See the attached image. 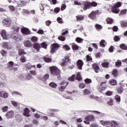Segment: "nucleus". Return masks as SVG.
Here are the masks:
<instances>
[{
    "instance_id": "4be33fe9",
    "label": "nucleus",
    "mask_w": 127,
    "mask_h": 127,
    "mask_svg": "<svg viewBox=\"0 0 127 127\" xmlns=\"http://www.w3.org/2000/svg\"><path fill=\"white\" fill-rule=\"evenodd\" d=\"M24 44L26 47H31L32 46V43L29 40L25 41L24 42Z\"/></svg>"
},
{
    "instance_id": "5701e85b",
    "label": "nucleus",
    "mask_w": 127,
    "mask_h": 127,
    "mask_svg": "<svg viewBox=\"0 0 127 127\" xmlns=\"http://www.w3.org/2000/svg\"><path fill=\"white\" fill-rule=\"evenodd\" d=\"M92 67L95 73H99V69H100V68L99 67V66H98V64H92Z\"/></svg>"
},
{
    "instance_id": "4d7b16f0",
    "label": "nucleus",
    "mask_w": 127,
    "mask_h": 127,
    "mask_svg": "<svg viewBox=\"0 0 127 127\" xmlns=\"http://www.w3.org/2000/svg\"><path fill=\"white\" fill-rule=\"evenodd\" d=\"M63 97H64L65 99H69V100H73V98L71 97H69V96L67 95V94H64L63 95Z\"/></svg>"
},
{
    "instance_id": "b1692460",
    "label": "nucleus",
    "mask_w": 127,
    "mask_h": 127,
    "mask_svg": "<svg viewBox=\"0 0 127 127\" xmlns=\"http://www.w3.org/2000/svg\"><path fill=\"white\" fill-rule=\"evenodd\" d=\"M32 67H34V68H36V65H31V64H30V63H28L25 65V68L27 70H30V69H31V68H32Z\"/></svg>"
},
{
    "instance_id": "f257e3e1",
    "label": "nucleus",
    "mask_w": 127,
    "mask_h": 127,
    "mask_svg": "<svg viewBox=\"0 0 127 127\" xmlns=\"http://www.w3.org/2000/svg\"><path fill=\"white\" fill-rule=\"evenodd\" d=\"M100 123L101 125L104 127L106 126H110V125L111 127H119V122H116L115 121L101 120Z\"/></svg>"
},
{
    "instance_id": "a19ab883",
    "label": "nucleus",
    "mask_w": 127,
    "mask_h": 127,
    "mask_svg": "<svg viewBox=\"0 0 127 127\" xmlns=\"http://www.w3.org/2000/svg\"><path fill=\"white\" fill-rule=\"evenodd\" d=\"M63 48L64 50H66V51H69L71 49V48H70V46H68L67 45H65L64 46Z\"/></svg>"
},
{
    "instance_id": "7ed1b4c3",
    "label": "nucleus",
    "mask_w": 127,
    "mask_h": 127,
    "mask_svg": "<svg viewBox=\"0 0 127 127\" xmlns=\"http://www.w3.org/2000/svg\"><path fill=\"white\" fill-rule=\"evenodd\" d=\"M122 6V3L121 2H118L116 3L113 6H111L112 11L114 13H119L120 11V7Z\"/></svg>"
},
{
    "instance_id": "de8ad7c7",
    "label": "nucleus",
    "mask_w": 127,
    "mask_h": 127,
    "mask_svg": "<svg viewBox=\"0 0 127 127\" xmlns=\"http://www.w3.org/2000/svg\"><path fill=\"white\" fill-rule=\"evenodd\" d=\"M69 84L68 82L66 81H63L60 83L61 86H68V84Z\"/></svg>"
},
{
    "instance_id": "69168bd1",
    "label": "nucleus",
    "mask_w": 127,
    "mask_h": 127,
    "mask_svg": "<svg viewBox=\"0 0 127 127\" xmlns=\"http://www.w3.org/2000/svg\"><path fill=\"white\" fill-rule=\"evenodd\" d=\"M33 123L34 125H36V126H38V121L37 119H33Z\"/></svg>"
},
{
    "instance_id": "c85d7f7f",
    "label": "nucleus",
    "mask_w": 127,
    "mask_h": 127,
    "mask_svg": "<svg viewBox=\"0 0 127 127\" xmlns=\"http://www.w3.org/2000/svg\"><path fill=\"white\" fill-rule=\"evenodd\" d=\"M100 46L101 47H105L106 45H107V42L104 40H102L100 43Z\"/></svg>"
},
{
    "instance_id": "79ce46f5",
    "label": "nucleus",
    "mask_w": 127,
    "mask_h": 127,
    "mask_svg": "<svg viewBox=\"0 0 127 127\" xmlns=\"http://www.w3.org/2000/svg\"><path fill=\"white\" fill-rule=\"evenodd\" d=\"M31 41H32V42H37V40H38V38L36 36H33L31 38Z\"/></svg>"
},
{
    "instance_id": "338daca9",
    "label": "nucleus",
    "mask_w": 127,
    "mask_h": 127,
    "mask_svg": "<svg viewBox=\"0 0 127 127\" xmlns=\"http://www.w3.org/2000/svg\"><path fill=\"white\" fill-rule=\"evenodd\" d=\"M30 73L33 76H35V75H36V71L35 70H30Z\"/></svg>"
},
{
    "instance_id": "774afa93",
    "label": "nucleus",
    "mask_w": 127,
    "mask_h": 127,
    "mask_svg": "<svg viewBox=\"0 0 127 127\" xmlns=\"http://www.w3.org/2000/svg\"><path fill=\"white\" fill-rule=\"evenodd\" d=\"M66 9V5L65 4H62L61 6V10H64Z\"/></svg>"
},
{
    "instance_id": "09e8293b",
    "label": "nucleus",
    "mask_w": 127,
    "mask_h": 127,
    "mask_svg": "<svg viewBox=\"0 0 127 127\" xmlns=\"http://www.w3.org/2000/svg\"><path fill=\"white\" fill-rule=\"evenodd\" d=\"M121 48L123 49V50H127V46H126L125 44H123L120 46Z\"/></svg>"
},
{
    "instance_id": "e433bc0d",
    "label": "nucleus",
    "mask_w": 127,
    "mask_h": 127,
    "mask_svg": "<svg viewBox=\"0 0 127 127\" xmlns=\"http://www.w3.org/2000/svg\"><path fill=\"white\" fill-rule=\"evenodd\" d=\"M107 104L108 105H109V106H113V105H114V101H113L112 98H109L107 102Z\"/></svg>"
},
{
    "instance_id": "1a4fd4ad",
    "label": "nucleus",
    "mask_w": 127,
    "mask_h": 127,
    "mask_svg": "<svg viewBox=\"0 0 127 127\" xmlns=\"http://www.w3.org/2000/svg\"><path fill=\"white\" fill-rule=\"evenodd\" d=\"M97 89L99 92H102V91H105L107 89V85H106V82H103L101 83L99 87H97Z\"/></svg>"
},
{
    "instance_id": "58836bf2",
    "label": "nucleus",
    "mask_w": 127,
    "mask_h": 127,
    "mask_svg": "<svg viewBox=\"0 0 127 127\" xmlns=\"http://www.w3.org/2000/svg\"><path fill=\"white\" fill-rule=\"evenodd\" d=\"M95 27L97 30H101V29H103V27L102 25L98 24H95Z\"/></svg>"
},
{
    "instance_id": "423d86ee",
    "label": "nucleus",
    "mask_w": 127,
    "mask_h": 127,
    "mask_svg": "<svg viewBox=\"0 0 127 127\" xmlns=\"http://www.w3.org/2000/svg\"><path fill=\"white\" fill-rule=\"evenodd\" d=\"M2 23L4 26L8 27L10 26V24H11V19L9 18L4 19L2 21Z\"/></svg>"
},
{
    "instance_id": "13d9d810",
    "label": "nucleus",
    "mask_w": 127,
    "mask_h": 127,
    "mask_svg": "<svg viewBox=\"0 0 127 127\" xmlns=\"http://www.w3.org/2000/svg\"><path fill=\"white\" fill-rule=\"evenodd\" d=\"M44 60L45 62H51V59L49 58H44Z\"/></svg>"
},
{
    "instance_id": "39448f33",
    "label": "nucleus",
    "mask_w": 127,
    "mask_h": 127,
    "mask_svg": "<svg viewBox=\"0 0 127 127\" xmlns=\"http://www.w3.org/2000/svg\"><path fill=\"white\" fill-rule=\"evenodd\" d=\"M60 47V45L58 44L57 43H55L51 45V53H54L56 51H57V50Z\"/></svg>"
},
{
    "instance_id": "4c0bfd02",
    "label": "nucleus",
    "mask_w": 127,
    "mask_h": 127,
    "mask_svg": "<svg viewBox=\"0 0 127 127\" xmlns=\"http://www.w3.org/2000/svg\"><path fill=\"white\" fill-rule=\"evenodd\" d=\"M112 75L114 77H117L118 76V70L117 69H114L112 72Z\"/></svg>"
},
{
    "instance_id": "8fccbe9b",
    "label": "nucleus",
    "mask_w": 127,
    "mask_h": 127,
    "mask_svg": "<svg viewBox=\"0 0 127 127\" xmlns=\"http://www.w3.org/2000/svg\"><path fill=\"white\" fill-rule=\"evenodd\" d=\"M83 94L84 95H89L90 94V91L88 89H85L83 90Z\"/></svg>"
},
{
    "instance_id": "f03ea898",
    "label": "nucleus",
    "mask_w": 127,
    "mask_h": 127,
    "mask_svg": "<svg viewBox=\"0 0 127 127\" xmlns=\"http://www.w3.org/2000/svg\"><path fill=\"white\" fill-rule=\"evenodd\" d=\"M51 74L53 76H57L58 80H61V73L60 70L56 66H52L50 67Z\"/></svg>"
},
{
    "instance_id": "bf43d9fd",
    "label": "nucleus",
    "mask_w": 127,
    "mask_h": 127,
    "mask_svg": "<svg viewBox=\"0 0 127 127\" xmlns=\"http://www.w3.org/2000/svg\"><path fill=\"white\" fill-rule=\"evenodd\" d=\"M66 87H67V86H62L59 88V90H60V91L63 92V90H65V89H66Z\"/></svg>"
},
{
    "instance_id": "7c9ffc66",
    "label": "nucleus",
    "mask_w": 127,
    "mask_h": 127,
    "mask_svg": "<svg viewBox=\"0 0 127 127\" xmlns=\"http://www.w3.org/2000/svg\"><path fill=\"white\" fill-rule=\"evenodd\" d=\"M33 78L32 75L30 73H28L26 75L25 77L24 78L26 80H31Z\"/></svg>"
},
{
    "instance_id": "ddd939ff",
    "label": "nucleus",
    "mask_w": 127,
    "mask_h": 127,
    "mask_svg": "<svg viewBox=\"0 0 127 127\" xmlns=\"http://www.w3.org/2000/svg\"><path fill=\"white\" fill-rule=\"evenodd\" d=\"M5 117L7 119H12L14 117V113L13 111H9L6 114Z\"/></svg>"
},
{
    "instance_id": "4468645a",
    "label": "nucleus",
    "mask_w": 127,
    "mask_h": 127,
    "mask_svg": "<svg viewBox=\"0 0 127 127\" xmlns=\"http://www.w3.org/2000/svg\"><path fill=\"white\" fill-rule=\"evenodd\" d=\"M11 30H12L14 34H17V33H18V32H19V27H18L16 25L13 26L11 28Z\"/></svg>"
},
{
    "instance_id": "6e6552de",
    "label": "nucleus",
    "mask_w": 127,
    "mask_h": 127,
    "mask_svg": "<svg viewBox=\"0 0 127 127\" xmlns=\"http://www.w3.org/2000/svg\"><path fill=\"white\" fill-rule=\"evenodd\" d=\"M99 10L93 11L89 15L88 17L91 19H96L97 14H99Z\"/></svg>"
},
{
    "instance_id": "864d4df0",
    "label": "nucleus",
    "mask_w": 127,
    "mask_h": 127,
    "mask_svg": "<svg viewBox=\"0 0 127 127\" xmlns=\"http://www.w3.org/2000/svg\"><path fill=\"white\" fill-rule=\"evenodd\" d=\"M20 61L21 62H22L23 63H24L26 61V60L25 59V58H24V56H22L20 58Z\"/></svg>"
},
{
    "instance_id": "393cba45",
    "label": "nucleus",
    "mask_w": 127,
    "mask_h": 127,
    "mask_svg": "<svg viewBox=\"0 0 127 127\" xmlns=\"http://www.w3.org/2000/svg\"><path fill=\"white\" fill-rule=\"evenodd\" d=\"M72 48L73 50H79V49H81V47L77 46V44L75 43H72Z\"/></svg>"
},
{
    "instance_id": "ea45409f",
    "label": "nucleus",
    "mask_w": 127,
    "mask_h": 127,
    "mask_svg": "<svg viewBox=\"0 0 127 127\" xmlns=\"http://www.w3.org/2000/svg\"><path fill=\"white\" fill-rule=\"evenodd\" d=\"M106 21H107V23H108L109 24H112V23L114 22V20H113V19L111 18H108L106 19Z\"/></svg>"
},
{
    "instance_id": "dca6fc26",
    "label": "nucleus",
    "mask_w": 127,
    "mask_h": 127,
    "mask_svg": "<svg viewBox=\"0 0 127 127\" xmlns=\"http://www.w3.org/2000/svg\"><path fill=\"white\" fill-rule=\"evenodd\" d=\"M0 97L4 99H6L8 97V93L3 91H0Z\"/></svg>"
},
{
    "instance_id": "6ab92c4d",
    "label": "nucleus",
    "mask_w": 127,
    "mask_h": 127,
    "mask_svg": "<svg viewBox=\"0 0 127 127\" xmlns=\"http://www.w3.org/2000/svg\"><path fill=\"white\" fill-rule=\"evenodd\" d=\"M109 64H110L106 60H103V62L102 63L101 65L104 68H108Z\"/></svg>"
},
{
    "instance_id": "473e14b6",
    "label": "nucleus",
    "mask_w": 127,
    "mask_h": 127,
    "mask_svg": "<svg viewBox=\"0 0 127 127\" xmlns=\"http://www.w3.org/2000/svg\"><path fill=\"white\" fill-rule=\"evenodd\" d=\"M84 40L80 37H77L75 39V41H76V42H77L78 43H83V41Z\"/></svg>"
},
{
    "instance_id": "2eb2a0df",
    "label": "nucleus",
    "mask_w": 127,
    "mask_h": 127,
    "mask_svg": "<svg viewBox=\"0 0 127 127\" xmlns=\"http://www.w3.org/2000/svg\"><path fill=\"white\" fill-rule=\"evenodd\" d=\"M29 109L27 108H26L25 109H24V113L23 115L25 116V117H27L28 118H29L31 115L29 114Z\"/></svg>"
},
{
    "instance_id": "72a5a7b5",
    "label": "nucleus",
    "mask_w": 127,
    "mask_h": 127,
    "mask_svg": "<svg viewBox=\"0 0 127 127\" xmlns=\"http://www.w3.org/2000/svg\"><path fill=\"white\" fill-rule=\"evenodd\" d=\"M0 54H1L2 56L5 57L7 55V52H6L5 50H1L0 51Z\"/></svg>"
},
{
    "instance_id": "3c124183",
    "label": "nucleus",
    "mask_w": 127,
    "mask_h": 127,
    "mask_svg": "<svg viewBox=\"0 0 127 127\" xmlns=\"http://www.w3.org/2000/svg\"><path fill=\"white\" fill-rule=\"evenodd\" d=\"M115 99L116 100L117 102H118L119 103V102H121V96L119 95H116L115 96Z\"/></svg>"
},
{
    "instance_id": "412c9836",
    "label": "nucleus",
    "mask_w": 127,
    "mask_h": 127,
    "mask_svg": "<svg viewBox=\"0 0 127 127\" xmlns=\"http://www.w3.org/2000/svg\"><path fill=\"white\" fill-rule=\"evenodd\" d=\"M85 120L88 121V122H93L95 120V117L93 115H89L85 117Z\"/></svg>"
},
{
    "instance_id": "6e6d98bb",
    "label": "nucleus",
    "mask_w": 127,
    "mask_h": 127,
    "mask_svg": "<svg viewBox=\"0 0 127 127\" xmlns=\"http://www.w3.org/2000/svg\"><path fill=\"white\" fill-rule=\"evenodd\" d=\"M57 20L59 23H63V20L60 17L57 18Z\"/></svg>"
},
{
    "instance_id": "f3484780",
    "label": "nucleus",
    "mask_w": 127,
    "mask_h": 127,
    "mask_svg": "<svg viewBox=\"0 0 127 127\" xmlns=\"http://www.w3.org/2000/svg\"><path fill=\"white\" fill-rule=\"evenodd\" d=\"M83 64H84V63H83V61H82V60H79L78 61H77V65L78 68L80 70H81L82 67H83Z\"/></svg>"
},
{
    "instance_id": "603ef678",
    "label": "nucleus",
    "mask_w": 127,
    "mask_h": 127,
    "mask_svg": "<svg viewBox=\"0 0 127 127\" xmlns=\"http://www.w3.org/2000/svg\"><path fill=\"white\" fill-rule=\"evenodd\" d=\"M123 91H124V90L123 89L122 87H119L117 89V92L119 94H122V93H123Z\"/></svg>"
},
{
    "instance_id": "cd10ccee",
    "label": "nucleus",
    "mask_w": 127,
    "mask_h": 127,
    "mask_svg": "<svg viewBox=\"0 0 127 127\" xmlns=\"http://www.w3.org/2000/svg\"><path fill=\"white\" fill-rule=\"evenodd\" d=\"M49 86L51 87V88H53L54 89H56V88L57 87V84L55 83L54 82H52L49 84Z\"/></svg>"
},
{
    "instance_id": "c03bdc74",
    "label": "nucleus",
    "mask_w": 127,
    "mask_h": 127,
    "mask_svg": "<svg viewBox=\"0 0 127 127\" xmlns=\"http://www.w3.org/2000/svg\"><path fill=\"white\" fill-rule=\"evenodd\" d=\"M59 40H60L61 41H65V40L66 38L64 37H63V36H60L58 37Z\"/></svg>"
},
{
    "instance_id": "bb28decb",
    "label": "nucleus",
    "mask_w": 127,
    "mask_h": 127,
    "mask_svg": "<svg viewBox=\"0 0 127 127\" xmlns=\"http://www.w3.org/2000/svg\"><path fill=\"white\" fill-rule=\"evenodd\" d=\"M77 21H81L84 19V16L82 15H78L76 16Z\"/></svg>"
},
{
    "instance_id": "0eeeda50",
    "label": "nucleus",
    "mask_w": 127,
    "mask_h": 127,
    "mask_svg": "<svg viewBox=\"0 0 127 127\" xmlns=\"http://www.w3.org/2000/svg\"><path fill=\"white\" fill-rule=\"evenodd\" d=\"M1 35L3 39H8V38H10L11 36V35H9L6 33V31H5V30H2L1 32Z\"/></svg>"
},
{
    "instance_id": "f704fd0d",
    "label": "nucleus",
    "mask_w": 127,
    "mask_h": 127,
    "mask_svg": "<svg viewBox=\"0 0 127 127\" xmlns=\"http://www.w3.org/2000/svg\"><path fill=\"white\" fill-rule=\"evenodd\" d=\"M76 79L78 81H81L82 80V77H81V73L80 72H77L76 73Z\"/></svg>"
},
{
    "instance_id": "9b49d317",
    "label": "nucleus",
    "mask_w": 127,
    "mask_h": 127,
    "mask_svg": "<svg viewBox=\"0 0 127 127\" xmlns=\"http://www.w3.org/2000/svg\"><path fill=\"white\" fill-rule=\"evenodd\" d=\"M21 31L24 35H28V34H30L31 33L29 29L26 27L22 28Z\"/></svg>"
},
{
    "instance_id": "20e7f679",
    "label": "nucleus",
    "mask_w": 127,
    "mask_h": 127,
    "mask_svg": "<svg viewBox=\"0 0 127 127\" xmlns=\"http://www.w3.org/2000/svg\"><path fill=\"white\" fill-rule=\"evenodd\" d=\"M83 9L84 10H87L88 8H89L90 6H97V2H92V3L88 1H85L84 3Z\"/></svg>"
},
{
    "instance_id": "c756f323",
    "label": "nucleus",
    "mask_w": 127,
    "mask_h": 127,
    "mask_svg": "<svg viewBox=\"0 0 127 127\" xmlns=\"http://www.w3.org/2000/svg\"><path fill=\"white\" fill-rule=\"evenodd\" d=\"M18 54L20 56L24 55L26 54V53H25L24 52V50H23L22 49H19Z\"/></svg>"
},
{
    "instance_id": "a211bd4d",
    "label": "nucleus",
    "mask_w": 127,
    "mask_h": 127,
    "mask_svg": "<svg viewBox=\"0 0 127 127\" xmlns=\"http://www.w3.org/2000/svg\"><path fill=\"white\" fill-rule=\"evenodd\" d=\"M34 48L37 50V52H38L40 48H41V45L38 43H35L34 44Z\"/></svg>"
},
{
    "instance_id": "5fc2aeb1",
    "label": "nucleus",
    "mask_w": 127,
    "mask_h": 127,
    "mask_svg": "<svg viewBox=\"0 0 127 127\" xmlns=\"http://www.w3.org/2000/svg\"><path fill=\"white\" fill-rule=\"evenodd\" d=\"M41 45L43 48H45V49H46V48H47V44H46V43L43 42L41 44Z\"/></svg>"
},
{
    "instance_id": "2f4dec72",
    "label": "nucleus",
    "mask_w": 127,
    "mask_h": 127,
    "mask_svg": "<svg viewBox=\"0 0 127 127\" xmlns=\"http://www.w3.org/2000/svg\"><path fill=\"white\" fill-rule=\"evenodd\" d=\"M110 84H111V85H112V86H116L117 84V80L115 79H112L110 81Z\"/></svg>"
},
{
    "instance_id": "0e129e2a",
    "label": "nucleus",
    "mask_w": 127,
    "mask_h": 127,
    "mask_svg": "<svg viewBox=\"0 0 127 127\" xmlns=\"http://www.w3.org/2000/svg\"><path fill=\"white\" fill-rule=\"evenodd\" d=\"M69 81H74L75 75H72L70 77L68 78Z\"/></svg>"
},
{
    "instance_id": "49530a36",
    "label": "nucleus",
    "mask_w": 127,
    "mask_h": 127,
    "mask_svg": "<svg viewBox=\"0 0 127 127\" xmlns=\"http://www.w3.org/2000/svg\"><path fill=\"white\" fill-rule=\"evenodd\" d=\"M121 24L123 27H126L127 26V21L125 22V21H121Z\"/></svg>"
},
{
    "instance_id": "f8f14e48",
    "label": "nucleus",
    "mask_w": 127,
    "mask_h": 127,
    "mask_svg": "<svg viewBox=\"0 0 127 127\" xmlns=\"http://www.w3.org/2000/svg\"><path fill=\"white\" fill-rule=\"evenodd\" d=\"M8 63L10 67H11L14 71H16V70H17V67H18V65L17 64H14L13 62L11 61L9 62Z\"/></svg>"
},
{
    "instance_id": "37998d69",
    "label": "nucleus",
    "mask_w": 127,
    "mask_h": 127,
    "mask_svg": "<svg viewBox=\"0 0 127 127\" xmlns=\"http://www.w3.org/2000/svg\"><path fill=\"white\" fill-rule=\"evenodd\" d=\"M12 96H21V94L17 91H14L11 93Z\"/></svg>"
},
{
    "instance_id": "a878e982",
    "label": "nucleus",
    "mask_w": 127,
    "mask_h": 127,
    "mask_svg": "<svg viewBox=\"0 0 127 127\" xmlns=\"http://www.w3.org/2000/svg\"><path fill=\"white\" fill-rule=\"evenodd\" d=\"M2 45L5 49H9V44H8V43L3 42Z\"/></svg>"
},
{
    "instance_id": "9d476101",
    "label": "nucleus",
    "mask_w": 127,
    "mask_h": 127,
    "mask_svg": "<svg viewBox=\"0 0 127 127\" xmlns=\"http://www.w3.org/2000/svg\"><path fill=\"white\" fill-rule=\"evenodd\" d=\"M10 37L12 38V39H14V40H15L16 41H19L20 40H21V38H22V37L21 35H16V34H11Z\"/></svg>"
},
{
    "instance_id": "680f3d73",
    "label": "nucleus",
    "mask_w": 127,
    "mask_h": 127,
    "mask_svg": "<svg viewBox=\"0 0 127 127\" xmlns=\"http://www.w3.org/2000/svg\"><path fill=\"white\" fill-rule=\"evenodd\" d=\"M105 94L106 96H112V95H113V92L111 91H108L107 92H106Z\"/></svg>"
},
{
    "instance_id": "a18cd8bd",
    "label": "nucleus",
    "mask_w": 127,
    "mask_h": 127,
    "mask_svg": "<svg viewBox=\"0 0 127 127\" xmlns=\"http://www.w3.org/2000/svg\"><path fill=\"white\" fill-rule=\"evenodd\" d=\"M84 81L86 84H90V83H92V79L89 78H86L85 79Z\"/></svg>"
},
{
    "instance_id": "e2e57ef3",
    "label": "nucleus",
    "mask_w": 127,
    "mask_h": 127,
    "mask_svg": "<svg viewBox=\"0 0 127 127\" xmlns=\"http://www.w3.org/2000/svg\"><path fill=\"white\" fill-rule=\"evenodd\" d=\"M116 65L117 67H120V66H122V62L118 60V62L116 63Z\"/></svg>"
},
{
    "instance_id": "052dcab7",
    "label": "nucleus",
    "mask_w": 127,
    "mask_h": 127,
    "mask_svg": "<svg viewBox=\"0 0 127 127\" xmlns=\"http://www.w3.org/2000/svg\"><path fill=\"white\" fill-rule=\"evenodd\" d=\"M7 109H8V106H4L2 108V112H3V113H4V112H6L7 111Z\"/></svg>"
},
{
    "instance_id": "aec40b11",
    "label": "nucleus",
    "mask_w": 127,
    "mask_h": 127,
    "mask_svg": "<svg viewBox=\"0 0 127 127\" xmlns=\"http://www.w3.org/2000/svg\"><path fill=\"white\" fill-rule=\"evenodd\" d=\"M17 3L18 6H24V5L26 4V2L21 0H18L17 1Z\"/></svg>"
},
{
    "instance_id": "c9c22d12",
    "label": "nucleus",
    "mask_w": 127,
    "mask_h": 127,
    "mask_svg": "<svg viewBox=\"0 0 127 127\" xmlns=\"http://www.w3.org/2000/svg\"><path fill=\"white\" fill-rule=\"evenodd\" d=\"M95 100L99 102V103H103L104 100L102 99V97H99L98 96H96Z\"/></svg>"
}]
</instances>
